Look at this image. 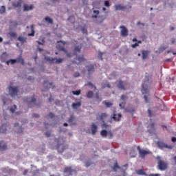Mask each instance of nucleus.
Masks as SVG:
<instances>
[{"mask_svg": "<svg viewBox=\"0 0 176 176\" xmlns=\"http://www.w3.org/2000/svg\"><path fill=\"white\" fill-rule=\"evenodd\" d=\"M82 32H83V34H87V30L85 28L82 29Z\"/></svg>", "mask_w": 176, "mask_h": 176, "instance_id": "obj_57", "label": "nucleus"}, {"mask_svg": "<svg viewBox=\"0 0 176 176\" xmlns=\"http://www.w3.org/2000/svg\"><path fill=\"white\" fill-rule=\"evenodd\" d=\"M82 103L80 102H78L77 103H72V107L73 108V109H78V108H79V107H81Z\"/></svg>", "mask_w": 176, "mask_h": 176, "instance_id": "obj_24", "label": "nucleus"}, {"mask_svg": "<svg viewBox=\"0 0 176 176\" xmlns=\"http://www.w3.org/2000/svg\"><path fill=\"white\" fill-rule=\"evenodd\" d=\"M171 141H172V142H176V138L175 137H173L171 138Z\"/></svg>", "mask_w": 176, "mask_h": 176, "instance_id": "obj_58", "label": "nucleus"}, {"mask_svg": "<svg viewBox=\"0 0 176 176\" xmlns=\"http://www.w3.org/2000/svg\"><path fill=\"white\" fill-rule=\"evenodd\" d=\"M8 149V146H6V144L3 142V141L0 142V151H6Z\"/></svg>", "mask_w": 176, "mask_h": 176, "instance_id": "obj_16", "label": "nucleus"}, {"mask_svg": "<svg viewBox=\"0 0 176 176\" xmlns=\"http://www.w3.org/2000/svg\"><path fill=\"white\" fill-rule=\"evenodd\" d=\"M82 93V90L78 89L77 91H72V94H74V96H80V94Z\"/></svg>", "mask_w": 176, "mask_h": 176, "instance_id": "obj_35", "label": "nucleus"}, {"mask_svg": "<svg viewBox=\"0 0 176 176\" xmlns=\"http://www.w3.org/2000/svg\"><path fill=\"white\" fill-rule=\"evenodd\" d=\"M117 87L118 89H120V90H126V88L124 87V82L122 80H119Z\"/></svg>", "mask_w": 176, "mask_h": 176, "instance_id": "obj_14", "label": "nucleus"}, {"mask_svg": "<svg viewBox=\"0 0 176 176\" xmlns=\"http://www.w3.org/2000/svg\"><path fill=\"white\" fill-rule=\"evenodd\" d=\"M136 173L138 175H148L146 173H145V171H144V169H140L138 170H136Z\"/></svg>", "mask_w": 176, "mask_h": 176, "instance_id": "obj_29", "label": "nucleus"}, {"mask_svg": "<svg viewBox=\"0 0 176 176\" xmlns=\"http://www.w3.org/2000/svg\"><path fill=\"white\" fill-rule=\"evenodd\" d=\"M129 98L127 96H126V95H122L121 96V100L122 101H126V100L128 99Z\"/></svg>", "mask_w": 176, "mask_h": 176, "instance_id": "obj_44", "label": "nucleus"}, {"mask_svg": "<svg viewBox=\"0 0 176 176\" xmlns=\"http://www.w3.org/2000/svg\"><path fill=\"white\" fill-rule=\"evenodd\" d=\"M96 100H98L99 101H101V98H100V94L98 92L96 93Z\"/></svg>", "mask_w": 176, "mask_h": 176, "instance_id": "obj_45", "label": "nucleus"}, {"mask_svg": "<svg viewBox=\"0 0 176 176\" xmlns=\"http://www.w3.org/2000/svg\"><path fill=\"white\" fill-rule=\"evenodd\" d=\"M137 149L139 152V156L140 157H141V159H145L146 155H149L151 153L150 151H146L145 150L141 149V147H140V146L137 147Z\"/></svg>", "mask_w": 176, "mask_h": 176, "instance_id": "obj_6", "label": "nucleus"}, {"mask_svg": "<svg viewBox=\"0 0 176 176\" xmlns=\"http://www.w3.org/2000/svg\"><path fill=\"white\" fill-rule=\"evenodd\" d=\"M45 20L48 24H53V19L49 16H45Z\"/></svg>", "mask_w": 176, "mask_h": 176, "instance_id": "obj_32", "label": "nucleus"}, {"mask_svg": "<svg viewBox=\"0 0 176 176\" xmlns=\"http://www.w3.org/2000/svg\"><path fill=\"white\" fill-rule=\"evenodd\" d=\"M52 85H53V83L49 82L47 80L44 81L43 82V87H45V90H49V88L50 86H52Z\"/></svg>", "mask_w": 176, "mask_h": 176, "instance_id": "obj_17", "label": "nucleus"}, {"mask_svg": "<svg viewBox=\"0 0 176 176\" xmlns=\"http://www.w3.org/2000/svg\"><path fill=\"white\" fill-rule=\"evenodd\" d=\"M140 45L138 44V43H135V44H133L131 45V47H133V49L137 47V46H139Z\"/></svg>", "mask_w": 176, "mask_h": 176, "instance_id": "obj_53", "label": "nucleus"}, {"mask_svg": "<svg viewBox=\"0 0 176 176\" xmlns=\"http://www.w3.org/2000/svg\"><path fill=\"white\" fill-rule=\"evenodd\" d=\"M57 142H58V144H57V145H58V148H57L58 152H59V153H63V152H64V149H65V148H62V149L60 150V147L61 146V145H63L64 143L60 144V143L58 142V140H57Z\"/></svg>", "mask_w": 176, "mask_h": 176, "instance_id": "obj_27", "label": "nucleus"}, {"mask_svg": "<svg viewBox=\"0 0 176 176\" xmlns=\"http://www.w3.org/2000/svg\"><path fill=\"white\" fill-rule=\"evenodd\" d=\"M94 94V93L93 92V91H89L87 93V98H92Z\"/></svg>", "mask_w": 176, "mask_h": 176, "instance_id": "obj_33", "label": "nucleus"}, {"mask_svg": "<svg viewBox=\"0 0 176 176\" xmlns=\"http://www.w3.org/2000/svg\"><path fill=\"white\" fill-rule=\"evenodd\" d=\"M33 118H39V114H33L32 115Z\"/></svg>", "mask_w": 176, "mask_h": 176, "instance_id": "obj_62", "label": "nucleus"}, {"mask_svg": "<svg viewBox=\"0 0 176 176\" xmlns=\"http://www.w3.org/2000/svg\"><path fill=\"white\" fill-rule=\"evenodd\" d=\"M3 13H6V8L4 6H2L0 8V14H3Z\"/></svg>", "mask_w": 176, "mask_h": 176, "instance_id": "obj_34", "label": "nucleus"}, {"mask_svg": "<svg viewBox=\"0 0 176 176\" xmlns=\"http://www.w3.org/2000/svg\"><path fill=\"white\" fill-rule=\"evenodd\" d=\"M82 49V45H78L74 47L75 54H79L80 53V50Z\"/></svg>", "mask_w": 176, "mask_h": 176, "instance_id": "obj_25", "label": "nucleus"}, {"mask_svg": "<svg viewBox=\"0 0 176 176\" xmlns=\"http://www.w3.org/2000/svg\"><path fill=\"white\" fill-rule=\"evenodd\" d=\"M149 53H151V52H149L148 50H142V59L146 60V58H148L149 56Z\"/></svg>", "mask_w": 176, "mask_h": 176, "instance_id": "obj_11", "label": "nucleus"}, {"mask_svg": "<svg viewBox=\"0 0 176 176\" xmlns=\"http://www.w3.org/2000/svg\"><path fill=\"white\" fill-rule=\"evenodd\" d=\"M75 60L76 64H80V63L85 61V58L83 57V56H76Z\"/></svg>", "mask_w": 176, "mask_h": 176, "instance_id": "obj_13", "label": "nucleus"}, {"mask_svg": "<svg viewBox=\"0 0 176 176\" xmlns=\"http://www.w3.org/2000/svg\"><path fill=\"white\" fill-rule=\"evenodd\" d=\"M8 89L11 97H16V96H17V93H19V88L17 87L10 86Z\"/></svg>", "mask_w": 176, "mask_h": 176, "instance_id": "obj_5", "label": "nucleus"}, {"mask_svg": "<svg viewBox=\"0 0 176 176\" xmlns=\"http://www.w3.org/2000/svg\"><path fill=\"white\" fill-rule=\"evenodd\" d=\"M161 126H162L163 130H165V129H167V126H166V124H161Z\"/></svg>", "mask_w": 176, "mask_h": 176, "instance_id": "obj_55", "label": "nucleus"}, {"mask_svg": "<svg viewBox=\"0 0 176 176\" xmlns=\"http://www.w3.org/2000/svg\"><path fill=\"white\" fill-rule=\"evenodd\" d=\"M64 171L65 173H67L68 175H72V173H74V169H72V168L71 167H66Z\"/></svg>", "mask_w": 176, "mask_h": 176, "instance_id": "obj_18", "label": "nucleus"}, {"mask_svg": "<svg viewBox=\"0 0 176 176\" xmlns=\"http://www.w3.org/2000/svg\"><path fill=\"white\" fill-rule=\"evenodd\" d=\"M124 105H126V102L120 104V107L122 109L124 108Z\"/></svg>", "mask_w": 176, "mask_h": 176, "instance_id": "obj_52", "label": "nucleus"}, {"mask_svg": "<svg viewBox=\"0 0 176 176\" xmlns=\"http://www.w3.org/2000/svg\"><path fill=\"white\" fill-rule=\"evenodd\" d=\"M127 112H135V110L134 109H127Z\"/></svg>", "mask_w": 176, "mask_h": 176, "instance_id": "obj_61", "label": "nucleus"}, {"mask_svg": "<svg viewBox=\"0 0 176 176\" xmlns=\"http://www.w3.org/2000/svg\"><path fill=\"white\" fill-rule=\"evenodd\" d=\"M54 113H50L49 114H48V118H50V119H53V118H54Z\"/></svg>", "mask_w": 176, "mask_h": 176, "instance_id": "obj_47", "label": "nucleus"}, {"mask_svg": "<svg viewBox=\"0 0 176 176\" xmlns=\"http://www.w3.org/2000/svg\"><path fill=\"white\" fill-rule=\"evenodd\" d=\"M45 135L47 138H49L50 137V135H52V132L50 131H47L45 133Z\"/></svg>", "mask_w": 176, "mask_h": 176, "instance_id": "obj_48", "label": "nucleus"}, {"mask_svg": "<svg viewBox=\"0 0 176 176\" xmlns=\"http://www.w3.org/2000/svg\"><path fill=\"white\" fill-rule=\"evenodd\" d=\"M90 166H91V163L89 162H85V167H90Z\"/></svg>", "mask_w": 176, "mask_h": 176, "instance_id": "obj_54", "label": "nucleus"}, {"mask_svg": "<svg viewBox=\"0 0 176 176\" xmlns=\"http://www.w3.org/2000/svg\"><path fill=\"white\" fill-rule=\"evenodd\" d=\"M18 41H19L22 43H24L25 42V38H24V37L23 36H19L18 37Z\"/></svg>", "mask_w": 176, "mask_h": 176, "instance_id": "obj_41", "label": "nucleus"}, {"mask_svg": "<svg viewBox=\"0 0 176 176\" xmlns=\"http://www.w3.org/2000/svg\"><path fill=\"white\" fill-rule=\"evenodd\" d=\"M108 136H109V138H112V137H113V134H112V133L110 132Z\"/></svg>", "mask_w": 176, "mask_h": 176, "instance_id": "obj_59", "label": "nucleus"}, {"mask_svg": "<svg viewBox=\"0 0 176 176\" xmlns=\"http://www.w3.org/2000/svg\"><path fill=\"white\" fill-rule=\"evenodd\" d=\"M144 98L146 102H148V96H144Z\"/></svg>", "mask_w": 176, "mask_h": 176, "instance_id": "obj_60", "label": "nucleus"}, {"mask_svg": "<svg viewBox=\"0 0 176 176\" xmlns=\"http://www.w3.org/2000/svg\"><path fill=\"white\" fill-rule=\"evenodd\" d=\"M75 120V117L74 116H71L70 118L68 120L69 123H72Z\"/></svg>", "mask_w": 176, "mask_h": 176, "instance_id": "obj_42", "label": "nucleus"}, {"mask_svg": "<svg viewBox=\"0 0 176 176\" xmlns=\"http://www.w3.org/2000/svg\"><path fill=\"white\" fill-rule=\"evenodd\" d=\"M116 116V114H113V116H111V118L112 119H113V120H115V122H120V118H122V114L118 113V117Z\"/></svg>", "mask_w": 176, "mask_h": 176, "instance_id": "obj_15", "label": "nucleus"}, {"mask_svg": "<svg viewBox=\"0 0 176 176\" xmlns=\"http://www.w3.org/2000/svg\"><path fill=\"white\" fill-rule=\"evenodd\" d=\"M12 6H13L14 8H21V2L18 1V2H16V3H12Z\"/></svg>", "mask_w": 176, "mask_h": 176, "instance_id": "obj_36", "label": "nucleus"}, {"mask_svg": "<svg viewBox=\"0 0 176 176\" xmlns=\"http://www.w3.org/2000/svg\"><path fill=\"white\" fill-rule=\"evenodd\" d=\"M6 124H3L1 127H0V133H6Z\"/></svg>", "mask_w": 176, "mask_h": 176, "instance_id": "obj_28", "label": "nucleus"}, {"mask_svg": "<svg viewBox=\"0 0 176 176\" xmlns=\"http://www.w3.org/2000/svg\"><path fill=\"white\" fill-rule=\"evenodd\" d=\"M10 36H11V38H16L17 36V33L14 32H11L9 33Z\"/></svg>", "mask_w": 176, "mask_h": 176, "instance_id": "obj_39", "label": "nucleus"}, {"mask_svg": "<svg viewBox=\"0 0 176 176\" xmlns=\"http://www.w3.org/2000/svg\"><path fill=\"white\" fill-rule=\"evenodd\" d=\"M148 128L151 129H148V133H150V134H152L153 131H155V123L150 124Z\"/></svg>", "mask_w": 176, "mask_h": 176, "instance_id": "obj_19", "label": "nucleus"}, {"mask_svg": "<svg viewBox=\"0 0 176 176\" xmlns=\"http://www.w3.org/2000/svg\"><path fill=\"white\" fill-rule=\"evenodd\" d=\"M16 59H10L9 60H7L6 62V63L7 64V65H9L10 64H12V65H13V64H16Z\"/></svg>", "mask_w": 176, "mask_h": 176, "instance_id": "obj_31", "label": "nucleus"}, {"mask_svg": "<svg viewBox=\"0 0 176 176\" xmlns=\"http://www.w3.org/2000/svg\"><path fill=\"white\" fill-rule=\"evenodd\" d=\"M158 167H159L160 170H161L162 171L166 170L167 163L163 162L162 160H160L158 162Z\"/></svg>", "mask_w": 176, "mask_h": 176, "instance_id": "obj_9", "label": "nucleus"}, {"mask_svg": "<svg viewBox=\"0 0 176 176\" xmlns=\"http://www.w3.org/2000/svg\"><path fill=\"white\" fill-rule=\"evenodd\" d=\"M115 8H116V10H124L125 9H126V7L119 4V5H116Z\"/></svg>", "mask_w": 176, "mask_h": 176, "instance_id": "obj_22", "label": "nucleus"}, {"mask_svg": "<svg viewBox=\"0 0 176 176\" xmlns=\"http://www.w3.org/2000/svg\"><path fill=\"white\" fill-rule=\"evenodd\" d=\"M30 29H31L32 33L28 34V36H34V35H35V30L34 28V25H32L30 26Z\"/></svg>", "mask_w": 176, "mask_h": 176, "instance_id": "obj_30", "label": "nucleus"}, {"mask_svg": "<svg viewBox=\"0 0 176 176\" xmlns=\"http://www.w3.org/2000/svg\"><path fill=\"white\" fill-rule=\"evenodd\" d=\"M148 176H160V174H155V175L150 174Z\"/></svg>", "mask_w": 176, "mask_h": 176, "instance_id": "obj_63", "label": "nucleus"}, {"mask_svg": "<svg viewBox=\"0 0 176 176\" xmlns=\"http://www.w3.org/2000/svg\"><path fill=\"white\" fill-rule=\"evenodd\" d=\"M57 43H60L56 45L57 50H59V52H64V53L67 54V57L69 58L71 57V56H72V54L68 53L65 47H64V46H65V43H65V41H57Z\"/></svg>", "mask_w": 176, "mask_h": 176, "instance_id": "obj_2", "label": "nucleus"}, {"mask_svg": "<svg viewBox=\"0 0 176 176\" xmlns=\"http://www.w3.org/2000/svg\"><path fill=\"white\" fill-rule=\"evenodd\" d=\"M92 13L94 15L91 16V19H98V14H100V10H94V8L92 9Z\"/></svg>", "mask_w": 176, "mask_h": 176, "instance_id": "obj_12", "label": "nucleus"}, {"mask_svg": "<svg viewBox=\"0 0 176 176\" xmlns=\"http://www.w3.org/2000/svg\"><path fill=\"white\" fill-rule=\"evenodd\" d=\"M104 104L107 108H109V107H112L113 104L109 102L104 101Z\"/></svg>", "mask_w": 176, "mask_h": 176, "instance_id": "obj_43", "label": "nucleus"}, {"mask_svg": "<svg viewBox=\"0 0 176 176\" xmlns=\"http://www.w3.org/2000/svg\"><path fill=\"white\" fill-rule=\"evenodd\" d=\"M98 58H100V60H102V52H99L98 54Z\"/></svg>", "mask_w": 176, "mask_h": 176, "instance_id": "obj_49", "label": "nucleus"}, {"mask_svg": "<svg viewBox=\"0 0 176 176\" xmlns=\"http://www.w3.org/2000/svg\"><path fill=\"white\" fill-rule=\"evenodd\" d=\"M16 109H17V106H16V104H14V106L11 107V108L10 109V111L12 113H14Z\"/></svg>", "mask_w": 176, "mask_h": 176, "instance_id": "obj_38", "label": "nucleus"}, {"mask_svg": "<svg viewBox=\"0 0 176 176\" xmlns=\"http://www.w3.org/2000/svg\"><path fill=\"white\" fill-rule=\"evenodd\" d=\"M8 57H9L8 52H3L1 56V61H5V60H6V58H8Z\"/></svg>", "mask_w": 176, "mask_h": 176, "instance_id": "obj_26", "label": "nucleus"}, {"mask_svg": "<svg viewBox=\"0 0 176 176\" xmlns=\"http://www.w3.org/2000/svg\"><path fill=\"white\" fill-rule=\"evenodd\" d=\"M107 116H108L107 113L99 112L96 114V119H98V120H101L104 123V119H105Z\"/></svg>", "mask_w": 176, "mask_h": 176, "instance_id": "obj_8", "label": "nucleus"}, {"mask_svg": "<svg viewBox=\"0 0 176 176\" xmlns=\"http://www.w3.org/2000/svg\"><path fill=\"white\" fill-rule=\"evenodd\" d=\"M15 60H16V63H20L21 64V65H24V64H25L24 58H23V57L21 56L16 58L15 59Z\"/></svg>", "mask_w": 176, "mask_h": 176, "instance_id": "obj_23", "label": "nucleus"}, {"mask_svg": "<svg viewBox=\"0 0 176 176\" xmlns=\"http://www.w3.org/2000/svg\"><path fill=\"white\" fill-rule=\"evenodd\" d=\"M91 130L92 131L93 135H95L96 133H97V125L95 124H92L91 126Z\"/></svg>", "mask_w": 176, "mask_h": 176, "instance_id": "obj_21", "label": "nucleus"}, {"mask_svg": "<svg viewBox=\"0 0 176 176\" xmlns=\"http://www.w3.org/2000/svg\"><path fill=\"white\" fill-rule=\"evenodd\" d=\"M24 102H27L29 108H33V107H36V99L35 98V95L31 97L23 98Z\"/></svg>", "mask_w": 176, "mask_h": 176, "instance_id": "obj_1", "label": "nucleus"}, {"mask_svg": "<svg viewBox=\"0 0 176 176\" xmlns=\"http://www.w3.org/2000/svg\"><path fill=\"white\" fill-rule=\"evenodd\" d=\"M34 9V6H28V5H24L23 6V10L25 12H28L29 10H32Z\"/></svg>", "mask_w": 176, "mask_h": 176, "instance_id": "obj_20", "label": "nucleus"}, {"mask_svg": "<svg viewBox=\"0 0 176 176\" xmlns=\"http://www.w3.org/2000/svg\"><path fill=\"white\" fill-rule=\"evenodd\" d=\"M45 60L48 61L50 64H61L64 61V58H56L50 56H45Z\"/></svg>", "mask_w": 176, "mask_h": 176, "instance_id": "obj_3", "label": "nucleus"}, {"mask_svg": "<svg viewBox=\"0 0 176 176\" xmlns=\"http://www.w3.org/2000/svg\"><path fill=\"white\" fill-rule=\"evenodd\" d=\"M23 131V128L20 127V129L18 130L17 133H21Z\"/></svg>", "mask_w": 176, "mask_h": 176, "instance_id": "obj_64", "label": "nucleus"}, {"mask_svg": "<svg viewBox=\"0 0 176 176\" xmlns=\"http://www.w3.org/2000/svg\"><path fill=\"white\" fill-rule=\"evenodd\" d=\"M74 78H79V76H80V74L79 72H76L74 73Z\"/></svg>", "mask_w": 176, "mask_h": 176, "instance_id": "obj_51", "label": "nucleus"}, {"mask_svg": "<svg viewBox=\"0 0 176 176\" xmlns=\"http://www.w3.org/2000/svg\"><path fill=\"white\" fill-rule=\"evenodd\" d=\"M102 137H107L108 135V131L107 130H102L100 132Z\"/></svg>", "mask_w": 176, "mask_h": 176, "instance_id": "obj_37", "label": "nucleus"}, {"mask_svg": "<svg viewBox=\"0 0 176 176\" xmlns=\"http://www.w3.org/2000/svg\"><path fill=\"white\" fill-rule=\"evenodd\" d=\"M86 69L87 70L89 76H90L91 74H93L94 71H96V65L91 64V65H87Z\"/></svg>", "mask_w": 176, "mask_h": 176, "instance_id": "obj_7", "label": "nucleus"}, {"mask_svg": "<svg viewBox=\"0 0 176 176\" xmlns=\"http://www.w3.org/2000/svg\"><path fill=\"white\" fill-rule=\"evenodd\" d=\"M148 116L152 117V111H151V109H148Z\"/></svg>", "mask_w": 176, "mask_h": 176, "instance_id": "obj_56", "label": "nucleus"}, {"mask_svg": "<svg viewBox=\"0 0 176 176\" xmlns=\"http://www.w3.org/2000/svg\"><path fill=\"white\" fill-rule=\"evenodd\" d=\"M163 147H164V148H168V149H173V146H168V145H167V144H163Z\"/></svg>", "mask_w": 176, "mask_h": 176, "instance_id": "obj_46", "label": "nucleus"}, {"mask_svg": "<svg viewBox=\"0 0 176 176\" xmlns=\"http://www.w3.org/2000/svg\"><path fill=\"white\" fill-rule=\"evenodd\" d=\"M104 6H106L107 8H109L110 5H109V1H104Z\"/></svg>", "mask_w": 176, "mask_h": 176, "instance_id": "obj_50", "label": "nucleus"}, {"mask_svg": "<svg viewBox=\"0 0 176 176\" xmlns=\"http://www.w3.org/2000/svg\"><path fill=\"white\" fill-rule=\"evenodd\" d=\"M113 171H116L118 168H120L119 165L118 164V162H116L113 167L112 168Z\"/></svg>", "mask_w": 176, "mask_h": 176, "instance_id": "obj_40", "label": "nucleus"}, {"mask_svg": "<svg viewBox=\"0 0 176 176\" xmlns=\"http://www.w3.org/2000/svg\"><path fill=\"white\" fill-rule=\"evenodd\" d=\"M151 86V81L149 80H146L142 83V94H148L149 93L148 87Z\"/></svg>", "mask_w": 176, "mask_h": 176, "instance_id": "obj_4", "label": "nucleus"}, {"mask_svg": "<svg viewBox=\"0 0 176 176\" xmlns=\"http://www.w3.org/2000/svg\"><path fill=\"white\" fill-rule=\"evenodd\" d=\"M120 28L121 29L120 34L122 36H127L129 35V30L124 25L120 26Z\"/></svg>", "mask_w": 176, "mask_h": 176, "instance_id": "obj_10", "label": "nucleus"}]
</instances>
